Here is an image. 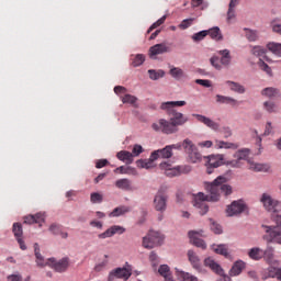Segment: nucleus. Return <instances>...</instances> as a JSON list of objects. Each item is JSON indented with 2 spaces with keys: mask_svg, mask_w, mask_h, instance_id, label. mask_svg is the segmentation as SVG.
<instances>
[{
  "mask_svg": "<svg viewBox=\"0 0 281 281\" xmlns=\"http://www.w3.org/2000/svg\"><path fill=\"white\" fill-rule=\"evenodd\" d=\"M225 183H227V178L220 176L213 182L206 186V190L209 192L207 195L204 193H198L194 196L193 205L200 210L199 212L201 216H204V214L210 210V206H207V201L214 203L221 199V194H224L225 196H229V194H232V186Z\"/></svg>",
  "mask_w": 281,
  "mask_h": 281,
  "instance_id": "nucleus-1",
  "label": "nucleus"
},
{
  "mask_svg": "<svg viewBox=\"0 0 281 281\" xmlns=\"http://www.w3.org/2000/svg\"><path fill=\"white\" fill-rule=\"evenodd\" d=\"M271 212V218L277 226H262L266 229V238L268 243H277L281 245V215L280 212L268 211Z\"/></svg>",
  "mask_w": 281,
  "mask_h": 281,
  "instance_id": "nucleus-2",
  "label": "nucleus"
},
{
  "mask_svg": "<svg viewBox=\"0 0 281 281\" xmlns=\"http://www.w3.org/2000/svg\"><path fill=\"white\" fill-rule=\"evenodd\" d=\"M182 150L186 153L191 164H199L203 159V155L199 153V148L190 138L182 140Z\"/></svg>",
  "mask_w": 281,
  "mask_h": 281,
  "instance_id": "nucleus-3",
  "label": "nucleus"
},
{
  "mask_svg": "<svg viewBox=\"0 0 281 281\" xmlns=\"http://www.w3.org/2000/svg\"><path fill=\"white\" fill-rule=\"evenodd\" d=\"M218 54L221 58H218V56H213L211 57L210 63L212 67H214V69L221 71L223 67H229V65H232V55L229 53V49L218 50Z\"/></svg>",
  "mask_w": 281,
  "mask_h": 281,
  "instance_id": "nucleus-4",
  "label": "nucleus"
},
{
  "mask_svg": "<svg viewBox=\"0 0 281 281\" xmlns=\"http://www.w3.org/2000/svg\"><path fill=\"white\" fill-rule=\"evenodd\" d=\"M160 170H164L166 177L172 179V177H180V175H188L192 170L190 166H177L172 167V164L161 162Z\"/></svg>",
  "mask_w": 281,
  "mask_h": 281,
  "instance_id": "nucleus-5",
  "label": "nucleus"
},
{
  "mask_svg": "<svg viewBox=\"0 0 281 281\" xmlns=\"http://www.w3.org/2000/svg\"><path fill=\"white\" fill-rule=\"evenodd\" d=\"M151 128L165 135H175V133H179V127L171 121L166 119H160L158 122L153 123Z\"/></svg>",
  "mask_w": 281,
  "mask_h": 281,
  "instance_id": "nucleus-6",
  "label": "nucleus"
},
{
  "mask_svg": "<svg viewBox=\"0 0 281 281\" xmlns=\"http://www.w3.org/2000/svg\"><path fill=\"white\" fill-rule=\"evenodd\" d=\"M162 243L164 235L155 231H150L147 236L143 238V247H145V249H154V247H159Z\"/></svg>",
  "mask_w": 281,
  "mask_h": 281,
  "instance_id": "nucleus-7",
  "label": "nucleus"
},
{
  "mask_svg": "<svg viewBox=\"0 0 281 281\" xmlns=\"http://www.w3.org/2000/svg\"><path fill=\"white\" fill-rule=\"evenodd\" d=\"M205 167H206V172L207 175H212V172H214V170H216V168H221V166H223V161L225 159V157L221 154L217 155H210V156H205Z\"/></svg>",
  "mask_w": 281,
  "mask_h": 281,
  "instance_id": "nucleus-8",
  "label": "nucleus"
},
{
  "mask_svg": "<svg viewBox=\"0 0 281 281\" xmlns=\"http://www.w3.org/2000/svg\"><path fill=\"white\" fill-rule=\"evenodd\" d=\"M250 153L249 148L238 149L233 156L234 159L227 161V166H231V168H240V166H243V161H247V159H249Z\"/></svg>",
  "mask_w": 281,
  "mask_h": 281,
  "instance_id": "nucleus-9",
  "label": "nucleus"
},
{
  "mask_svg": "<svg viewBox=\"0 0 281 281\" xmlns=\"http://www.w3.org/2000/svg\"><path fill=\"white\" fill-rule=\"evenodd\" d=\"M45 265L57 271V273H65L69 269V257H64L59 261H56L55 258H49L45 261Z\"/></svg>",
  "mask_w": 281,
  "mask_h": 281,
  "instance_id": "nucleus-10",
  "label": "nucleus"
},
{
  "mask_svg": "<svg viewBox=\"0 0 281 281\" xmlns=\"http://www.w3.org/2000/svg\"><path fill=\"white\" fill-rule=\"evenodd\" d=\"M261 203L267 212H281V202H278L267 193L262 194Z\"/></svg>",
  "mask_w": 281,
  "mask_h": 281,
  "instance_id": "nucleus-11",
  "label": "nucleus"
},
{
  "mask_svg": "<svg viewBox=\"0 0 281 281\" xmlns=\"http://www.w3.org/2000/svg\"><path fill=\"white\" fill-rule=\"evenodd\" d=\"M167 203L168 196H166V193H164V189L161 188L154 198V207L157 212H166Z\"/></svg>",
  "mask_w": 281,
  "mask_h": 281,
  "instance_id": "nucleus-12",
  "label": "nucleus"
},
{
  "mask_svg": "<svg viewBox=\"0 0 281 281\" xmlns=\"http://www.w3.org/2000/svg\"><path fill=\"white\" fill-rule=\"evenodd\" d=\"M247 210V205L243 200L234 201L226 210L227 216H238V214H243Z\"/></svg>",
  "mask_w": 281,
  "mask_h": 281,
  "instance_id": "nucleus-13",
  "label": "nucleus"
},
{
  "mask_svg": "<svg viewBox=\"0 0 281 281\" xmlns=\"http://www.w3.org/2000/svg\"><path fill=\"white\" fill-rule=\"evenodd\" d=\"M132 274L133 272L131 268H116L110 273L108 281H115V278H120L126 281L128 278H131Z\"/></svg>",
  "mask_w": 281,
  "mask_h": 281,
  "instance_id": "nucleus-14",
  "label": "nucleus"
},
{
  "mask_svg": "<svg viewBox=\"0 0 281 281\" xmlns=\"http://www.w3.org/2000/svg\"><path fill=\"white\" fill-rule=\"evenodd\" d=\"M186 101H167L160 104L161 111H165L169 117L177 111L175 106H186Z\"/></svg>",
  "mask_w": 281,
  "mask_h": 281,
  "instance_id": "nucleus-15",
  "label": "nucleus"
},
{
  "mask_svg": "<svg viewBox=\"0 0 281 281\" xmlns=\"http://www.w3.org/2000/svg\"><path fill=\"white\" fill-rule=\"evenodd\" d=\"M201 236H203V231L189 232L190 243H192V245H194L195 247H200V249H206L207 245L205 244V241L203 239H201Z\"/></svg>",
  "mask_w": 281,
  "mask_h": 281,
  "instance_id": "nucleus-16",
  "label": "nucleus"
},
{
  "mask_svg": "<svg viewBox=\"0 0 281 281\" xmlns=\"http://www.w3.org/2000/svg\"><path fill=\"white\" fill-rule=\"evenodd\" d=\"M126 232V228L120 225H113L110 228H108L105 232L98 235V238L101 240H104V238H112V236H115V234H124Z\"/></svg>",
  "mask_w": 281,
  "mask_h": 281,
  "instance_id": "nucleus-17",
  "label": "nucleus"
},
{
  "mask_svg": "<svg viewBox=\"0 0 281 281\" xmlns=\"http://www.w3.org/2000/svg\"><path fill=\"white\" fill-rule=\"evenodd\" d=\"M193 117L198 120V122H201V124H204L209 128H212V131H218L221 128V125L216 122H214L212 119L201 115V114H192Z\"/></svg>",
  "mask_w": 281,
  "mask_h": 281,
  "instance_id": "nucleus-18",
  "label": "nucleus"
},
{
  "mask_svg": "<svg viewBox=\"0 0 281 281\" xmlns=\"http://www.w3.org/2000/svg\"><path fill=\"white\" fill-rule=\"evenodd\" d=\"M155 161H157V153H151L149 159H139L136 161V166L150 170V168H155Z\"/></svg>",
  "mask_w": 281,
  "mask_h": 281,
  "instance_id": "nucleus-19",
  "label": "nucleus"
},
{
  "mask_svg": "<svg viewBox=\"0 0 281 281\" xmlns=\"http://www.w3.org/2000/svg\"><path fill=\"white\" fill-rule=\"evenodd\" d=\"M189 262L192 265L193 269L199 273H203V266L201 265V259L196 256V252L189 250L188 254Z\"/></svg>",
  "mask_w": 281,
  "mask_h": 281,
  "instance_id": "nucleus-20",
  "label": "nucleus"
},
{
  "mask_svg": "<svg viewBox=\"0 0 281 281\" xmlns=\"http://www.w3.org/2000/svg\"><path fill=\"white\" fill-rule=\"evenodd\" d=\"M168 52H170V47H168L165 43L156 44L149 48V57L155 58V56L168 54Z\"/></svg>",
  "mask_w": 281,
  "mask_h": 281,
  "instance_id": "nucleus-21",
  "label": "nucleus"
},
{
  "mask_svg": "<svg viewBox=\"0 0 281 281\" xmlns=\"http://www.w3.org/2000/svg\"><path fill=\"white\" fill-rule=\"evenodd\" d=\"M169 117L178 128L179 126H183V124H187L189 120L187 115H184L181 112H178L177 110Z\"/></svg>",
  "mask_w": 281,
  "mask_h": 281,
  "instance_id": "nucleus-22",
  "label": "nucleus"
},
{
  "mask_svg": "<svg viewBox=\"0 0 281 281\" xmlns=\"http://www.w3.org/2000/svg\"><path fill=\"white\" fill-rule=\"evenodd\" d=\"M24 223L26 225H34V223H37L40 227L45 223V215L43 213H37L35 215H27L24 217Z\"/></svg>",
  "mask_w": 281,
  "mask_h": 281,
  "instance_id": "nucleus-23",
  "label": "nucleus"
},
{
  "mask_svg": "<svg viewBox=\"0 0 281 281\" xmlns=\"http://www.w3.org/2000/svg\"><path fill=\"white\" fill-rule=\"evenodd\" d=\"M204 265L205 267H209L210 270L214 271V273H217V276H223V268H221V265L214 261L211 257L204 260Z\"/></svg>",
  "mask_w": 281,
  "mask_h": 281,
  "instance_id": "nucleus-24",
  "label": "nucleus"
},
{
  "mask_svg": "<svg viewBox=\"0 0 281 281\" xmlns=\"http://www.w3.org/2000/svg\"><path fill=\"white\" fill-rule=\"evenodd\" d=\"M238 143H229V142H224V140H215V148L217 149H223L225 148L226 150H238Z\"/></svg>",
  "mask_w": 281,
  "mask_h": 281,
  "instance_id": "nucleus-25",
  "label": "nucleus"
},
{
  "mask_svg": "<svg viewBox=\"0 0 281 281\" xmlns=\"http://www.w3.org/2000/svg\"><path fill=\"white\" fill-rule=\"evenodd\" d=\"M211 249L215 252L218 254L220 256H224L225 258H227V256H229V246H227V244H213L211 246Z\"/></svg>",
  "mask_w": 281,
  "mask_h": 281,
  "instance_id": "nucleus-26",
  "label": "nucleus"
},
{
  "mask_svg": "<svg viewBox=\"0 0 281 281\" xmlns=\"http://www.w3.org/2000/svg\"><path fill=\"white\" fill-rule=\"evenodd\" d=\"M263 260H266L268 265H276V250L273 247L268 246L267 249L263 250Z\"/></svg>",
  "mask_w": 281,
  "mask_h": 281,
  "instance_id": "nucleus-27",
  "label": "nucleus"
},
{
  "mask_svg": "<svg viewBox=\"0 0 281 281\" xmlns=\"http://www.w3.org/2000/svg\"><path fill=\"white\" fill-rule=\"evenodd\" d=\"M215 98H216V102L218 104H231V106H238V104H239L238 100H236L232 97L216 94Z\"/></svg>",
  "mask_w": 281,
  "mask_h": 281,
  "instance_id": "nucleus-28",
  "label": "nucleus"
},
{
  "mask_svg": "<svg viewBox=\"0 0 281 281\" xmlns=\"http://www.w3.org/2000/svg\"><path fill=\"white\" fill-rule=\"evenodd\" d=\"M115 187L119 188V190L131 192V190H133V182L126 178H123L115 181Z\"/></svg>",
  "mask_w": 281,
  "mask_h": 281,
  "instance_id": "nucleus-29",
  "label": "nucleus"
},
{
  "mask_svg": "<svg viewBox=\"0 0 281 281\" xmlns=\"http://www.w3.org/2000/svg\"><path fill=\"white\" fill-rule=\"evenodd\" d=\"M116 157L120 161H124L127 165L133 164L134 157L131 151L127 150H121L116 154Z\"/></svg>",
  "mask_w": 281,
  "mask_h": 281,
  "instance_id": "nucleus-30",
  "label": "nucleus"
},
{
  "mask_svg": "<svg viewBox=\"0 0 281 281\" xmlns=\"http://www.w3.org/2000/svg\"><path fill=\"white\" fill-rule=\"evenodd\" d=\"M249 170H254V172H267L269 170V166L263 164L255 162L254 160L248 159Z\"/></svg>",
  "mask_w": 281,
  "mask_h": 281,
  "instance_id": "nucleus-31",
  "label": "nucleus"
},
{
  "mask_svg": "<svg viewBox=\"0 0 281 281\" xmlns=\"http://www.w3.org/2000/svg\"><path fill=\"white\" fill-rule=\"evenodd\" d=\"M169 76L175 80H181V78H186V71L179 67L170 66Z\"/></svg>",
  "mask_w": 281,
  "mask_h": 281,
  "instance_id": "nucleus-32",
  "label": "nucleus"
},
{
  "mask_svg": "<svg viewBox=\"0 0 281 281\" xmlns=\"http://www.w3.org/2000/svg\"><path fill=\"white\" fill-rule=\"evenodd\" d=\"M248 256L251 260H262L265 256V250H262L261 248L255 247L248 251Z\"/></svg>",
  "mask_w": 281,
  "mask_h": 281,
  "instance_id": "nucleus-33",
  "label": "nucleus"
},
{
  "mask_svg": "<svg viewBox=\"0 0 281 281\" xmlns=\"http://www.w3.org/2000/svg\"><path fill=\"white\" fill-rule=\"evenodd\" d=\"M128 212H131L128 206H117L109 214V216L110 218H115L117 216H124V214H128Z\"/></svg>",
  "mask_w": 281,
  "mask_h": 281,
  "instance_id": "nucleus-34",
  "label": "nucleus"
},
{
  "mask_svg": "<svg viewBox=\"0 0 281 281\" xmlns=\"http://www.w3.org/2000/svg\"><path fill=\"white\" fill-rule=\"evenodd\" d=\"M243 269H245V261H236L229 271V276H240V273H243Z\"/></svg>",
  "mask_w": 281,
  "mask_h": 281,
  "instance_id": "nucleus-35",
  "label": "nucleus"
},
{
  "mask_svg": "<svg viewBox=\"0 0 281 281\" xmlns=\"http://www.w3.org/2000/svg\"><path fill=\"white\" fill-rule=\"evenodd\" d=\"M153 153H156L157 159H159V157L161 159H170V157H172V151L168 145L165 148L154 150Z\"/></svg>",
  "mask_w": 281,
  "mask_h": 281,
  "instance_id": "nucleus-36",
  "label": "nucleus"
},
{
  "mask_svg": "<svg viewBox=\"0 0 281 281\" xmlns=\"http://www.w3.org/2000/svg\"><path fill=\"white\" fill-rule=\"evenodd\" d=\"M158 273L165 278L166 281H175L172 280V274L170 273V267L168 265H161L158 269Z\"/></svg>",
  "mask_w": 281,
  "mask_h": 281,
  "instance_id": "nucleus-37",
  "label": "nucleus"
},
{
  "mask_svg": "<svg viewBox=\"0 0 281 281\" xmlns=\"http://www.w3.org/2000/svg\"><path fill=\"white\" fill-rule=\"evenodd\" d=\"M206 32H207V35L213 41H223V34L221 33V29L218 26L206 30Z\"/></svg>",
  "mask_w": 281,
  "mask_h": 281,
  "instance_id": "nucleus-38",
  "label": "nucleus"
},
{
  "mask_svg": "<svg viewBox=\"0 0 281 281\" xmlns=\"http://www.w3.org/2000/svg\"><path fill=\"white\" fill-rule=\"evenodd\" d=\"M34 251L37 267H47V263H45V258L41 256V247L38 246V244H34Z\"/></svg>",
  "mask_w": 281,
  "mask_h": 281,
  "instance_id": "nucleus-39",
  "label": "nucleus"
},
{
  "mask_svg": "<svg viewBox=\"0 0 281 281\" xmlns=\"http://www.w3.org/2000/svg\"><path fill=\"white\" fill-rule=\"evenodd\" d=\"M226 85L231 89V91H234L235 93H245V86L238 82L226 81Z\"/></svg>",
  "mask_w": 281,
  "mask_h": 281,
  "instance_id": "nucleus-40",
  "label": "nucleus"
},
{
  "mask_svg": "<svg viewBox=\"0 0 281 281\" xmlns=\"http://www.w3.org/2000/svg\"><path fill=\"white\" fill-rule=\"evenodd\" d=\"M148 75L150 80H159V78H164L166 76V72L161 69L159 70L149 69Z\"/></svg>",
  "mask_w": 281,
  "mask_h": 281,
  "instance_id": "nucleus-41",
  "label": "nucleus"
},
{
  "mask_svg": "<svg viewBox=\"0 0 281 281\" xmlns=\"http://www.w3.org/2000/svg\"><path fill=\"white\" fill-rule=\"evenodd\" d=\"M146 61V56L144 54H137L132 58V66L133 67H140Z\"/></svg>",
  "mask_w": 281,
  "mask_h": 281,
  "instance_id": "nucleus-42",
  "label": "nucleus"
},
{
  "mask_svg": "<svg viewBox=\"0 0 281 281\" xmlns=\"http://www.w3.org/2000/svg\"><path fill=\"white\" fill-rule=\"evenodd\" d=\"M268 49L272 52L276 56L281 57V44L278 43H269L268 44Z\"/></svg>",
  "mask_w": 281,
  "mask_h": 281,
  "instance_id": "nucleus-43",
  "label": "nucleus"
},
{
  "mask_svg": "<svg viewBox=\"0 0 281 281\" xmlns=\"http://www.w3.org/2000/svg\"><path fill=\"white\" fill-rule=\"evenodd\" d=\"M178 277L181 278L182 281H199L196 277L192 276L189 272L181 271L178 273Z\"/></svg>",
  "mask_w": 281,
  "mask_h": 281,
  "instance_id": "nucleus-44",
  "label": "nucleus"
},
{
  "mask_svg": "<svg viewBox=\"0 0 281 281\" xmlns=\"http://www.w3.org/2000/svg\"><path fill=\"white\" fill-rule=\"evenodd\" d=\"M13 234L16 239H19L23 236V226L21 225V223L13 224Z\"/></svg>",
  "mask_w": 281,
  "mask_h": 281,
  "instance_id": "nucleus-45",
  "label": "nucleus"
},
{
  "mask_svg": "<svg viewBox=\"0 0 281 281\" xmlns=\"http://www.w3.org/2000/svg\"><path fill=\"white\" fill-rule=\"evenodd\" d=\"M166 19H167V16L164 15L158 21H156L154 24H151V26L147 30V34H150V32H153V30H157V27L164 25L166 23Z\"/></svg>",
  "mask_w": 281,
  "mask_h": 281,
  "instance_id": "nucleus-46",
  "label": "nucleus"
},
{
  "mask_svg": "<svg viewBox=\"0 0 281 281\" xmlns=\"http://www.w3.org/2000/svg\"><path fill=\"white\" fill-rule=\"evenodd\" d=\"M205 36H207V31L206 30L200 31L192 35V41H194V43H199V42L203 41V38H205Z\"/></svg>",
  "mask_w": 281,
  "mask_h": 281,
  "instance_id": "nucleus-47",
  "label": "nucleus"
},
{
  "mask_svg": "<svg viewBox=\"0 0 281 281\" xmlns=\"http://www.w3.org/2000/svg\"><path fill=\"white\" fill-rule=\"evenodd\" d=\"M123 104H135L137 102V97L132 94H125L122 97Z\"/></svg>",
  "mask_w": 281,
  "mask_h": 281,
  "instance_id": "nucleus-48",
  "label": "nucleus"
},
{
  "mask_svg": "<svg viewBox=\"0 0 281 281\" xmlns=\"http://www.w3.org/2000/svg\"><path fill=\"white\" fill-rule=\"evenodd\" d=\"M269 277L277 278V280H281V269L280 268H269Z\"/></svg>",
  "mask_w": 281,
  "mask_h": 281,
  "instance_id": "nucleus-49",
  "label": "nucleus"
},
{
  "mask_svg": "<svg viewBox=\"0 0 281 281\" xmlns=\"http://www.w3.org/2000/svg\"><path fill=\"white\" fill-rule=\"evenodd\" d=\"M91 203H102L104 201V196L98 192H93L90 195Z\"/></svg>",
  "mask_w": 281,
  "mask_h": 281,
  "instance_id": "nucleus-50",
  "label": "nucleus"
},
{
  "mask_svg": "<svg viewBox=\"0 0 281 281\" xmlns=\"http://www.w3.org/2000/svg\"><path fill=\"white\" fill-rule=\"evenodd\" d=\"M211 223V229L214 232V234H223V228L221 227V224L214 222V220H210Z\"/></svg>",
  "mask_w": 281,
  "mask_h": 281,
  "instance_id": "nucleus-51",
  "label": "nucleus"
},
{
  "mask_svg": "<svg viewBox=\"0 0 281 281\" xmlns=\"http://www.w3.org/2000/svg\"><path fill=\"white\" fill-rule=\"evenodd\" d=\"M261 93L262 95H267V98H273V95H278V90L274 88H266Z\"/></svg>",
  "mask_w": 281,
  "mask_h": 281,
  "instance_id": "nucleus-52",
  "label": "nucleus"
},
{
  "mask_svg": "<svg viewBox=\"0 0 281 281\" xmlns=\"http://www.w3.org/2000/svg\"><path fill=\"white\" fill-rule=\"evenodd\" d=\"M254 56H265L267 54V48H263L261 46H255L252 48Z\"/></svg>",
  "mask_w": 281,
  "mask_h": 281,
  "instance_id": "nucleus-53",
  "label": "nucleus"
},
{
  "mask_svg": "<svg viewBox=\"0 0 281 281\" xmlns=\"http://www.w3.org/2000/svg\"><path fill=\"white\" fill-rule=\"evenodd\" d=\"M246 38L250 42L258 41V33L256 31L247 30Z\"/></svg>",
  "mask_w": 281,
  "mask_h": 281,
  "instance_id": "nucleus-54",
  "label": "nucleus"
},
{
  "mask_svg": "<svg viewBox=\"0 0 281 281\" xmlns=\"http://www.w3.org/2000/svg\"><path fill=\"white\" fill-rule=\"evenodd\" d=\"M144 153V147H142V145H134L133 149H132V155L133 157H139L140 154Z\"/></svg>",
  "mask_w": 281,
  "mask_h": 281,
  "instance_id": "nucleus-55",
  "label": "nucleus"
},
{
  "mask_svg": "<svg viewBox=\"0 0 281 281\" xmlns=\"http://www.w3.org/2000/svg\"><path fill=\"white\" fill-rule=\"evenodd\" d=\"M263 106H265L266 111H268V113H276V103L266 101L263 103Z\"/></svg>",
  "mask_w": 281,
  "mask_h": 281,
  "instance_id": "nucleus-56",
  "label": "nucleus"
},
{
  "mask_svg": "<svg viewBox=\"0 0 281 281\" xmlns=\"http://www.w3.org/2000/svg\"><path fill=\"white\" fill-rule=\"evenodd\" d=\"M258 65L262 71H266V74H268V76H271V67H269V65H267L265 61H262V59L259 60Z\"/></svg>",
  "mask_w": 281,
  "mask_h": 281,
  "instance_id": "nucleus-57",
  "label": "nucleus"
},
{
  "mask_svg": "<svg viewBox=\"0 0 281 281\" xmlns=\"http://www.w3.org/2000/svg\"><path fill=\"white\" fill-rule=\"evenodd\" d=\"M61 231V226L57 224H52L49 227V232H52V234H54L55 236H58V234H60Z\"/></svg>",
  "mask_w": 281,
  "mask_h": 281,
  "instance_id": "nucleus-58",
  "label": "nucleus"
},
{
  "mask_svg": "<svg viewBox=\"0 0 281 281\" xmlns=\"http://www.w3.org/2000/svg\"><path fill=\"white\" fill-rule=\"evenodd\" d=\"M236 7H232V4H228V12H227V21H232V19L236 18V11L234 10Z\"/></svg>",
  "mask_w": 281,
  "mask_h": 281,
  "instance_id": "nucleus-59",
  "label": "nucleus"
},
{
  "mask_svg": "<svg viewBox=\"0 0 281 281\" xmlns=\"http://www.w3.org/2000/svg\"><path fill=\"white\" fill-rule=\"evenodd\" d=\"M195 83L201 85V87H206V88L212 87V81H210L207 79H196Z\"/></svg>",
  "mask_w": 281,
  "mask_h": 281,
  "instance_id": "nucleus-60",
  "label": "nucleus"
},
{
  "mask_svg": "<svg viewBox=\"0 0 281 281\" xmlns=\"http://www.w3.org/2000/svg\"><path fill=\"white\" fill-rule=\"evenodd\" d=\"M109 166V160L108 159H99L95 162V168L100 169V168H104Z\"/></svg>",
  "mask_w": 281,
  "mask_h": 281,
  "instance_id": "nucleus-61",
  "label": "nucleus"
},
{
  "mask_svg": "<svg viewBox=\"0 0 281 281\" xmlns=\"http://www.w3.org/2000/svg\"><path fill=\"white\" fill-rule=\"evenodd\" d=\"M192 21H194L193 19H187V20H183L180 24V27L182 30H188V27H190V25H192Z\"/></svg>",
  "mask_w": 281,
  "mask_h": 281,
  "instance_id": "nucleus-62",
  "label": "nucleus"
},
{
  "mask_svg": "<svg viewBox=\"0 0 281 281\" xmlns=\"http://www.w3.org/2000/svg\"><path fill=\"white\" fill-rule=\"evenodd\" d=\"M114 93H116V95H120V93H126V88H124L123 86H115Z\"/></svg>",
  "mask_w": 281,
  "mask_h": 281,
  "instance_id": "nucleus-63",
  "label": "nucleus"
},
{
  "mask_svg": "<svg viewBox=\"0 0 281 281\" xmlns=\"http://www.w3.org/2000/svg\"><path fill=\"white\" fill-rule=\"evenodd\" d=\"M8 281H23V280L19 274H11L8 277Z\"/></svg>",
  "mask_w": 281,
  "mask_h": 281,
  "instance_id": "nucleus-64",
  "label": "nucleus"
}]
</instances>
